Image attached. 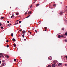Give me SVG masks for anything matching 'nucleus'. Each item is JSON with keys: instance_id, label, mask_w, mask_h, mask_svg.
I'll return each instance as SVG.
<instances>
[{"instance_id": "obj_1", "label": "nucleus", "mask_w": 67, "mask_h": 67, "mask_svg": "<svg viewBox=\"0 0 67 67\" xmlns=\"http://www.w3.org/2000/svg\"><path fill=\"white\" fill-rule=\"evenodd\" d=\"M63 13H64L63 12H61L59 14L60 15H63Z\"/></svg>"}, {"instance_id": "obj_2", "label": "nucleus", "mask_w": 67, "mask_h": 67, "mask_svg": "<svg viewBox=\"0 0 67 67\" xmlns=\"http://www.w3.org/2000/svg\"><path fill=\"white\" fill-rule=\"evenodd\" d=\"M12 40L13 42H14V41L15 42L16 41V40H15V38H13L12 39Z\"/></svg>"}, {"instance_id": "obj_3", "label": "nucleus", "mask_w": 67, "mask_h": 67, "mask_svg": "<svg viewBox=\"0 0 67 67\" xmlns=\"http://www.w3.org/2000/svg\"><path fill=\"white\" fill-rule=\"evenodd\" d=\"M31 13H32L30 11L29 12H28V13H27V14H31Z\"/></svg>"}, {"instance_id": "obj_4", "label": "nucleus", "mask_w": 67, "mask_h": 67, "mask_svg": "<svg viewBox=\"0 0 67 67\" xmlns=\"http://www.w3.org/2000/svg\"><path fill=\"white\" fill-rule=\"evenodd\" d=\"M26 33V32L25 31L23 30V34H24V33Z\"/></svg>"}, {"instance_id": "obj_5", "label": "nucleus", "mask_w": 67, "mask_h": 67, "mask_svg": "<svg viewBox=\"0 0 67 67\" xmlns=\"http://www.w3.org/2000/svg\"><path fill=\"white\" fill-rule=\"evenodd\" d=\"M62 65V63H59L58 64V66H60V65Z\"/></svg>"}, {"instance_id": "obj_6", "label": "nucleus", "mask_w": 67, "mask_h": 67, "mask_svg": "<svg viewBox=\"0 0 67 67\" xmlns=\"http://www.w3.org/2000/svg\"><path fill=\"white\" fill-rule=\"evenodd\" d=\"M52 67H55V64H53L52 65Z\"/></svg>"}, {"instance_id": "obj_7", "label": "nucleus", "mask_w": 67, "mask_h": 67, "mask_svg": "<svg viewBox=\"0 0 67 67\" xmlns=\"http://www.w3.org/2000/svg\"><path fill=\"white\" fill-rule=\"evenodd\" d=\"M4 65V63H2V66H3Z\"/></svg>"}, {"instance_id": "obj_8", "label": "nucleus", "mask_w": 67, "mask_h": 67, "mask_svg": "<svg viewBox=\"0 0 67 67\" xmlns=\"http://www.w3.org/2000/svg\"><path fill=\"white\" fill-rule=\"evenodd\" d=\"M4 57L3 55H0V58H1V57H3V58H4Z\"/></svg>"}, {"instance_id": "obj_9", "label": "nucleus", "mask_w": 67, "mask_h": 67, "mask_svg": "<svg viewBox=\"0 0 67 67\" xmlns=\"http://www.w3.org/2000/svg\"><path fill=\"white\" fill-rule=\"evenodd\" d=\"M58 38H60L61 37V36H60V35H59L58 36Z\"/></svg>"}, {"instance_id": "obj_10", "label": "nucleus", "mask_w": 67, "mask_h": 67, "mask_svg": "<svg viewBox=\"0 0 67 67\" xmlns=\"http://www.w3.org/2000/svg\"><path fill=\"white\" fill-rule=\"evenodd\" d=\"M5 60H3L2 61V63H4V61H5Z\"/></svg>"}, {"instance_id": "obj_11", "label": "nucleus", "mask_w": 67, "mask_h": 67, "mask_svg": "<svg viewBox=\"0 0 67 67\" xmlns=\"http://www.w3.org/2000/svg\"><path fill=\"white\" fill-rule=\"evenodd\" d=\"M13 45H14V47H16V44H15V43H14Z\"/></svg>"}, {"instance_id": "obj_12", "label": "nucleus", "mask_w": 67, "mask_h": 67, "mask_svg": "<svg viewBox=\"0 0 67 67\" xmlns=\"http://www.w3.org/2000/svg\"><path fill=\"white\" fill-rule=\"evenodd\" d=\"M19 13H17L16 14V15H19Z\"/></svg>"}, {"instance_id": "obj_13", "label": "nucleus", "mask_w": 67, "mask_h": 67, "mask_svg": "<svg viewBox=\"0 0 67 67\" xmlns=\"http://www.w3.org/2000/svg\"><path fill=\"white\" fill-rule=\"evenodd\" d=\"M40 5V4H36V6L38 7V6Z\"/></svg>"}, {"instance_id": "obj_14", "label": "nucleus", "mask_w": 67, "mask_h": 67, "mask_svg": "<svg viewBox=\"0 0 67 67\" xmlns=\"http://www.w3.org/2000/svg\"><path fill=\"white\" fill-rule=\"evenodd\" d=\"M65 35H66V36H67V32H65Z\"/></svg>"}, {"instance_id": "obj_15", "label": "nucleus", "mask_w": 67, "mask_h": 67, "mask_svg": "<svg viewBox=\"0 0 67 67\" xmlns=\"http://www.w3.org/2000/svg\"><path fill=\"white\" fill-rule=\"evenodd\" d=\"M24 35L25 34H24L22 35L23 37V38H24Z\"/></svg>"}, {"instance_id": "obj_16", "label": "nucleus", "mask_w": 67, "mask_h": 67, "mask_svg": "<svg viewBox=\"0 0 67 67\" xmlns=\"http://www.w3.org/2000/svg\"><path fill=\"white\" fill-rule=\"evenodd\" d=\"M1 18L2 19H2H3V18H4V17H1Z\"/></svg>"}, {"instance_id": "obj_17", "label": "nucleus", "mask_w": 67, "mask_h": 67, "mask_svg": "<svg viewBox=\"0 0 67 67\" xmlns=\"http://www.w3.org/2000/svg\"><path fill=\"white\" fill-rule=\"evenodd\" d=\"M30 15H29L27 17H26V18H29V17H30Z\"/></svg>"}, {"instance_id": "obj_18", "label": "nucleus", "mask_w": 67, "mask_h": 67, "mask_svg": "<svg viewBox=\"0 0 67 67\" xmlns=\"http://www.w3.org/2000/svg\"><path fill=\"white\" fill-rule=\"evenodd\" d=\"M47 67H51V66L50 65H49Z\"/></svg>"}, {"instance_id": "obj_19", "label": "nucleus", "mask_w": 67, "mask_h": 67, "mask_svg": "<svg viewBox=\"0 0 67 67\" xmlns=\"http://www.w3.org/2000/svg\"><path fill=\"white\" fill-rule=\"evenodd\" d=\"M11 24H8V26H10V25H11Z\"/></svg>"}, {"instance_id": "obj_20", "label": "nucleus", "mask_w": 67, "mask_h": 67, "mask_svg": "<svg viewBox=\"0 0 67 67\" xmlns=\"http://www.w3.org/2000/svg\"><path fill=\"white\" fill-rule=\"evenodd\" d=\"M11 36H13V33H12L11 34Z\"/></svg>"}, {"instance_id": "obj_21", "label": "nucleus", "mask_w": 67, "mask_h": 67, "mask_svg": "<svg viewBox=\"0 0 67 67\" xmlns=\"http://www.w3.org/2000/svg\"><path fill=\"white\" fill-rule=\"evenodd\" d=\"M62 30H63V31H64V28H62Z\"/></svg>"}, {"instance_id": "obj_22", "label": "nucleus", "mask_w": 67, "mask_h": 67, "mask_svg": "<svg viewBox=\"0 0 67 67\" xmlns=\"http://www.w3.org/2000/svg\"><path fill=\"white\" fill-rule=\"evenodd\" d=\"M9 56L8 55H7L6 56V57H7V58H9Z\"/></svg>"}, {"instance_id": "obj_23", "label": "nucleus", "mask_w": 67, "mask_h": 67, "mask_svg": "<svg viewBox=\"0 0 67 67\" xmlns=\"http://www.w3.org/2000/svg\"><path fill=\"white\" fill-rule=\"evenodd\" d=\"M14 62H16V59H15L14 60Z\"/></svg>"}, {"instance_id": "obj_24", "label": "nucleus", "mask_w": 67, "mask_h": 67, "mask_svg": "<svg viewBox=\"0 0 67 67\" xmlns=\"http://www.w3.org/2000/svg\"><path fill=\"white\" fill-rule=\"evenodd\" d=\"M21 22H22V21H19V23H21Z\"/></svg>"}, {"instance_id": "obj_25", "label": "nucleus", "mask_w": 67, "mask_h": 67, "mask_svg": "<svg viewBox=\"0 0 67 67\" xmlns=\"http://www.w3.org/2000/svg\"><path fill=\"white\" fill-rule=\"evenodd\" d=\"M53 6H54V7H55V6H56V4H54Z\"/></svg>"}, {"instance_id": "obj_26", "label": "nucleus", "mask_w": 67, "mask_h": 67, "mask_svg": "<svg viewBox=\"0 0 67 67\" xmlns=\"http://www.w3.org/2000/svg\"><path fill=\"white\" fill-rule=\"evenodd\" d=\"M6 42L7 43H8V42H9V41H8V40H7L6 41Z\"/></svg>"}, {"instance_id": "obj_27", "label": "nucleus", "mask_w": 67, "mask_h": 67, "mask_svg": "<svg viewBox=\"0 0 67 67\" xmlns=\"http://www.w3.org/2000/svg\"><path fill=\"white\" fill-rule=\"evenodd\" d=\"M32 5H31V6H30V8H32Z\"/></svg>"}, {"instance_id": "obj_28", "label": "nucleus", "mask_w": 67, "mask_h": 67, "mask_svg": "<svg viewBox=\"0 0 67 67\" xmlns=\"http://www.w3.org/2000/svg\"><path fill=\"white\" fill-rule=\"evenodd\" d=\"M1 29H3V27H2V26L1 27Z\"/></svg>"}, {"instance_id": "obj_29", "label": "nucleus", "mask_w": 67, "mask_h": 67, "mask_svg": "<svg viewBox=\"0 0 67 67\" xmlns=\"http://www.w3.org/2000/svg\"><path fill=\"white\" fill-rule=\"evenodd\" d=\"M2 55V53H0V55Z\"/></svg>"}, {"instance_id": "obj_30", "label": "nucleus", "mask_w": 67, "mask_h": 67, "mask_svg": "<svg viewBox=\"0 0 67 67\" xmlns=\"http://www.w3.org/2000/svg\"><path fill=\"white\" fill-rule=\"evenodd\" d=\"M1 25H2V24H1V23H0V26H1Z\"/></svg>"}, {"instance_id": "obj_31", "label": "nucleus", "mask_w": 67, "mask_h": 67, "mask_svg": "<svg viewBox=\"0 0 67 67\" xmlns=\"http://www.w3.org/2000/svg\"><path fill=\"white\" fill-rule=\"evenodd\" d=\"M45 29H47V27H44Z\"/></svg>"}, {"instance_id": "obj_32", "label": "nucleus", "mask_w": 67, "mask_h": 67, "mask_svg": "<svg viewBox=\"0 0 67 67\" xmlns=\"http://www.w3.org/2000/svg\"><path fill=\"white\" fill-rule=\"evenodd\" d=\"M61 37H63V35H62L61 36Z\"/></svg>"}, {"instance_id": "obj_33", "label": "nucleus", "mask_w": 67, "mask_h": 67, "mask_svg": "<svg viewBox=\"0 0 67 67\" xmlns=\"http://www.w3.org/2000/svg\"><path fill=\"white\" fill-rule=\"evenodd\" d=\"M7 47H9V45H7Z\"/></svg>"}, {"instance_id": "obj_34", "label": "nucleus", "mask_w": 67, "mask_h": 67, "mask_svg": "<svg viewBox=\"0 0 67 67\" xmlns=\"http://www.w3.org/2000/svg\"><path fill=\"white\" fill-rule=\"evenodd\" d=\"M9 21H7V23H9Z\"/></svg>"}, {"instance_id": "obj_35", "label": "nucleus", "mask_w": 67, "mask_h": 67, "mask_svg": "<svg viewBox=\"0 0 67 67\" xmlns=\"http://www.w3.org/2000/svg\"><path fill=\"white\" fill-rule=\"evenodd\" d=\"M27 14V13L26 12L25 13V15H26Z\"/></svg>"}, {"instance_id": "obj_36", "label": "nucleus", "mask_w": 67, "mask_h": 67, "mask_svg": "<svg viewBox=\"0 0 67 67\" xmlns=\"http://www.w3.org/2000/svg\"><path fill=\"white\" fill-rule=\"evenodd\" d=\"M35 31H36V33H37V30H35Z\"/></svg>"}, {"instance_id": "obj_37", "label": "nucleus", "mask_w": 67, "mask_h": 67, "mask_svg": "<svg viewBox=\"0 0 67 67\" xmlns=\"http://www.w3.org/2000/svg\"><path fill=\"white\" fill-rule=\"evenodd\" d=\"M67 64H65V66H67Z\"/></svg>"}, {"instance_id": "obj_38", "label": "nucleus", "mask_w": 67, "mask_h": 67, "mask_svg": "<svg viewBox=\"0 0 67 67\" xmlns=\"http://www.w3.org/2000/svg\"><path fill=\"white\" fill-rule=\"evenodd\" d=\"M65 42H67V41L66 40H65Z\"/></svg>"}, {"instance_id": "obj_39", "label": "nucleus", "mask_w": 67, "mask_h": 67, "mask_svg": "<svg viewBox=\"0 0 67 67\" xmlns=\"http://www.w3.org/2000/svg\"><path fill=\"white\" fill-rule=\"evenodd\" d=\"M22 31V29L20 30V31Z\"/></svg>"}, {"instance_id": "obj_40", "label": "nucleus", "mask_w": 67, "mask_h": 67, "mask_svg": "<svg viewBox=\"0 0 67 67\" xmlns=\"http://www.w3.org/2000/svg\"><path fill=\"white\" fill-rule=\"evenodd\" d=\"M29 33H30V34H32V32H30Z\"/></svg>"}, {"instance_id": "obj_41", "label": "nucleus", "mask_w": 67, "mask_h": 67, "mask_svg": "<svg viewBox=\"0 0 67 67\" xmlns=\"http://www.w3.org/2000/svg\"><path fill=\"white\" fill-rule=\"evenodd\" d=\"M26 39H24V40H25V41H26Z\"/></svg>"}, {"instance_id": "obj_42", "label": "nucleus", "mask_w": 67, "mask_h": 67, "mask_svg": "<svg viewBox=\"0 0 67 67\" xmlns=\"http://www.w3.org/2000/svg\"><path fill=\"white\" fill-rule=\"evenodd\" d=\"M35 2V0L34 2V3Z\"/></svg>"}, {"instance_id": "obj_43", "label": "nucleus", "mask_w": 67, "mask_h": 67, "mask_svg": "<svg viewBox=\"0 0 67 67\" xmlns=\"http://www.w3.org/2000/svg\"><path fill=\"white\" fill-rule=\"evenodd\" d=\"M13 16H11V18H13Z\"/></svg>"}, {"instance_id": "obj_44", "label": "nucleus", "mask_w": 67, "mask_h": 67, "mask_svg": "<svg viewBox=\"0 0 67 67\" xmlns=\"http://www.w3.org/2000/svg\"><path fill=\"white\" fill-rule=\"evenodd\" d=\"M20 19L18 20H17V21H19Z\"/></svg>"}, {"instance_id": "obj_45", "label": "nucleus", "mask_w": 67, "mask_h": 67, "mask_svg": "<svg viewBox=\"0 0 67 67\" xmlns=\"http://www.w3.org/2000/svg\"><path fill=\"white\" fill-rule=\"evenodd\" d=\"M65 22H67V20H65Z\"/></svg>"}, {"instance_id": "obj_46", "label": "nucleus", "mask_w": 67, "mask_h": 67, "mask_svg": "<svg viewBox=\"0 0 67 67\" xmlns=\"http://www.w3.org/2000/svg\"><path fill=\"white\" fill-rule=\"evenodd\" d=\"M17 24H16V23H15V25H16Z\"/></svg>"}, {"instance_id": "obj_47", "label": "nucleus", "mask_w": 67, "mask_h": 67, "mask_svg": "<svg viewBox=\"0 0 67 67\" xmlns=\"http://www.w3.org/2000/svg\"><path fill=\"white\" fill-rule=\"evenodd\" d=\"M34 29H32V30H34Z\"/></svg>"}, {"instance_id": "obj_48", "label": "nucleus", "mask_w": 67, "mask_h": 67, "mask_svg": "<svg viewBox=\"0 0 67 67\" xmlns=\"http://www.w3.org/2000/svg\"><path fill=\"white\" fill-rule=\"evenodd\" d=\"M51 57V59H49V60H51V59H52V58H51V57Z\"/></svg>"}, {"instance_id": "obj_49", "label": "nucleus", "mask_w": 67, "mask_h": 67, "mask_svg": "<svg viewBox=\"0 0 67 67\" xmlns=\"http://www.w3.org/2000/svg\"><path fill=\"white\" fill-rule=\"evenodd\" d=\"M12 15V16H14V15L13 14Z\"/></svg>"}, {"instance_id": "obj_50", "label": "nucleus", "mask_w": 67, "mask_h": 67, "mask_svg": "<svg viewBox=\"0 0 67 67\" xmlns=\"http://www.w3.org/2000/svg\"><path fill=\"white\" fill-rule=\"evenodd\" d=\"M16 24H19V23H17Z\"/></svg>"}, {"instance_id": "obj_51", "label": "nucleus", "mask_w": 67, "mask_h": 67, "mask_svg": "<svg viewBox=\"0 0 67 67\" xmlns=\"http://www.w3.org/2000/svg\"><path fill=\"white\" fill-rule=\"evenodd\" d=\"M1 61H0V64H1Z\"/></svg>"}, {"instance_id": "obj_52", "label": "nucleus", "mask_w": 67, "mask_h": 67, "mask_svg": "<svg viewBox=\"0 0 67 67\" xmlns=\"http://www.w3.org/2000/svg\"><path fill=\"white\" fill-rule=\"evenodd\" d=\"M55 64H56V61H55Z\"/></svg>"}, {"instance_id": "obj_53", "label": "nucleus", "mask_w": 67, "mask_h": 67, "mask_svg": "<svg viewBox=\"0 0 67 67\" xmlns=\"http://www.w3.org/2000/svg\"><path fill=\"white\" fill-rule=\"evenodd\" d=\"M30 31H28V33H30Z\"/></svg>"}, {"instance_id": "obj_54", "label": "nucleus", "mask_w": 67, "mask_h": 67, "mask_svg": "<svg viewBox=\"0 0 67 67\" xmlns=\"http://www.w3.org/2000/svg\"><path fill=\"white\" fill-rule=\"evenodd\" d=\"M45 31H47V30H46V29H45Z\"/></svg>"}, {"instance_id": "obj_55", "label": "nucleus", "mask_w": 67, "mask_h": 67, "mask_svg": "<svg viewBox=\"0 0 67 67\" xmlns=\"http://www.w3.org/2000/svg\"><path fill=\"white\" fill-rule=\"evenodd\" d=\"M66 9H67V6H66Z\"/></svg>"}, {"instance_id": "obj_56", "label": "nucleus", "mask_w": 67, "mask_h": 67, "mask_svg": "<svg viewBox=\"0 0 67 67\" xmlns=\"http://www.w3.org/2000/svg\"><path fill=\"white\" fill-rule=\"evenodd\" d=\"M40 22H41V21H39V23H40Z\"/></svg>"}, {"instance_id": "obj_57", "label": "nucleus", "mask_w": 67, "mask_h": 67, "mask_svg": "<svg viewBox=\"0 0 67 67\" xmlns=\"http://www.w3.org/2000/svg\"><path fill=\"white\" fill-rule=\"evenodd\" d=\"M64 38H65V37H64Z\"/></svg>"}, {"instance_id": "obj_58", "label": "nucleus", "mask_w": 67, "mask_h": 67, "mask_svg": "<svg viewBox=\"0 0 67 67\" xmlns=\"http://www.w3.org/2000/svg\"><path fill=\"white\" fill-rule=\"evenodd\" d=\"M49 58H50L49 57V58H48V59H49Z\"/></svg>"}, {"instance_id": "obj_59", "label": "nucleus", "mask_w": 67, "mask_h": 67, "mask_svg": "<svg viewBox=\"0 0 67 67\" xmlns=\"http://www.w3.org/2000/svg\"><path fill=\"white\" fill-rule=\"evenodd\" d=\"M10 8L11 9V7H10Z\"/></svg>"}, {"instance_id": "obj_60", "label": "nucleus", "mask_w": 67, "mask_h": 67, "mask_svg": "<svg viewBox=\"0 0 67 67\" xmlns=\"http://www.w3.org/2000/svg\"><path fill=\"white\" fill-rule=\"evenodd\" d=\"M65 38H66V37H65Z\"/></svg>"}, {"instance_id": "obj_61", "label": "nucleus", "mask_w": 67, "mask_h": 67, "mask_svg": "<svg viewBox=\"0 0 67 67\" xmlns=\"http://www.w3.org/2000/svg\"><path fill=\"white\" fill-rule=\"evenodd\" d=\"M35 0V1H36V0Z\"/></svg>"}, {"instance_id": "obj_62", "label": "nucleus", "mask_w": 67, "mask_h": 67, "mask_svg": "<svg viewBox=\"0 0 67 67\" xmlns=\"http://www.w3.org/2000/svg\"><path fill=\"white\" fill-rule=\"evenodd\" d=\"M66 11H67V9H66Z\"/></svg>"}, {"instance_id": "obj_63", "label": "nucleus", "mask_w": 67, "mask_h": 67, "mask_svg": "<svg viewBox=\"0 0 67 67\" xmlns=\"http://www.w3.org/2000/svg\"><path fill=\"white\" fill-rule=\"evenodd\" d=\"M0 67H1V66H0Z\"/></svg>"}]
</instances>
